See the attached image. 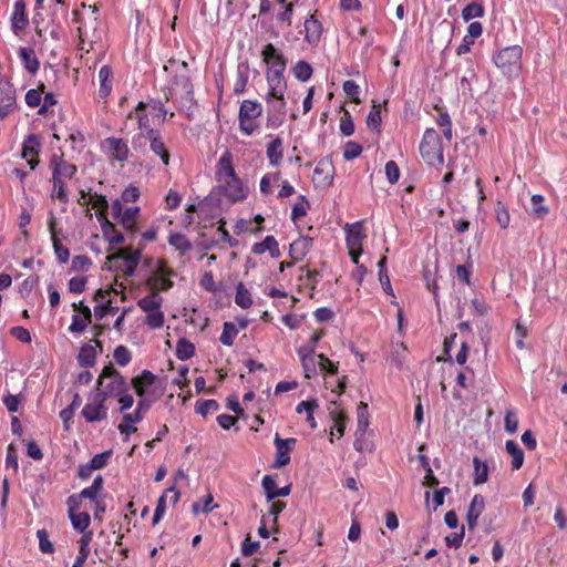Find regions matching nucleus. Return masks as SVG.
I'll return each mask as SVG.
<instances>
[{
  "mask_svg": "<svg viewBox=\"0 0 567 567\" xmlns=\"http://www.w3.org/2000/svg\"><path fill=\"white\" fill-rule=\"evenodd\" d=\"M267 103L269 105L268 112L286 114V101L285 97H272L267 94Z\"/></svg>",
  "mask_w": 567,
  "mask_h": 567,
  "instance_id": "nucleus-41",
  "label": "nucleus"
},
{
  "mask_svg": "<svg viewBox=\"0 0 567 567\" xmlns=\"http://www.w3.org/2000/svg\"><path fill=\"white\" fill-rule=\"evenodd\" d=\"M484 16V7L478 2H472L464 7L462 10V18L468 22L474 18H482Z\"/></svg>",
  "mask_w": 567,
  "mask_h": 567,
  "instance_id": "nucleus-33",
  "label": "nucleus"
},
{
  "mask_svg": "<svg viewBox=\"0 0 567 567\" xmlns=\"http://www.w3.org/2000/svg\"><path fill=\"white\" fill-rule=\"evenodd\" d=\"M363 238V235L361 233V226L359 223H357L352 229L349 230L347 241L349 246L359 245L361 239Z\"/></svg>",
  "mask_w": 567,
  "mask_h": 567,
  "instance_id": "nucleus-55",
  "label": "nucleus"
},
{
  "mask_svg": "<svg viewBox=\"0 0 567 567\" xmlns=\"http://www.w3.org/2000/svg\"><path fill=\"white\" fill-rule=\"evenodd\" d=\"M38 277H29L25 280H23L19 286V293L23 298L28 297L31 293L34 286L38 284Z\"/></svg>",
  "mask_w": 567,
  "mask_h": 567,
  "instance_id": "nucleus-53",
  "label": "nucleus"
},
{
  "mask_svg": "<svg viewBox=\"0 0 567 567\" xmlns=\"http://www.w3.org/2000/svg\"><path fill=\"white\" fill-rule=\"evenodd\" d=\"M235 302L243 309H248L252 305L251 295L243 282H238L236 286Z\"/></svg>",
  "mask_w": 567,
  "mask_h": 567,
  "instance_id": "nucleus-26",
  "label": "nucleus"
},
{
  "mask_svg": "<svg viewBox=\"0 0 567 567\" xmlns=\"http://www.w3.org/2000/svg\"><path fill=\"white\" fill-rule=\"evenodd\" d=\"M237 333L238 330L233 322H225L219 340L224 346L230 347L233 346Z\"/></svg>",
  "mask_w": 567,
  "mask_h": 567,
  "instance_id": "nucleus-34",
  "label": "nucleus"
},
{
  "mask_svg": "<svg viewBox=\"0 0 567 567\" xmlns=\"http://www.w3.org/2000/svg\"><path fill=\"white\" fill-rule=\"evenodd\" d=\"M53 181V193L52 197H56L61 203L66 204L69 202V196L65 190V183L63 179L58 177V179Z\"/></svg>",
  "mask_w": 567,
  "mask_h": 567,
  "instance_id": "nucleus-40",
  "label": "nucleus"
},
{
  "mask_svg": "<svg viewBox=\"0 0 567 567\" xmlns=\"http://www.w3.org/2000/svg\"><path fill=\"white\" fill-rule=\"evenodd\" d=\"M523 49L519 45L504 48L493 56L495 65L506 76L517 75L520 70Z\"/></svg>",
  "mask_w": 567,
  "mask_h": 567,
  "instance_id": "nucleus-2",
  "label": "nucleus"
},
{
  "mask_svg": "<svg viewBox=\"0 0 567 567\" xmlns=\"http://www.w3.org/2000/svg\"><path fill=\"white\" fill-rule=\"evenodd\" d=\"M112 76V69L109 65H103L99 71L100 79V90L99 95L101 97H106L111 92V84L109 83L110 78Z\"/></svg>",
  "mask_w": 567,
  "mask_h": 567,
  "instance_id": "nucleus-27",
  "label": "nucleus"
},
{
  "mask_svg": "<svg viewBox=\"0 0 567 567\" xmlns=\"http://www.w3.org/2000/svg\"><path fill=\"white\" fill-rule=\"evenodd\" d=\"M147 105L145 102H140L135 107V117L138 123V128L148 135V131L153 130L150 123V113L146 112Z\"/></svg>",
  "mask_w": 567,
  "mask_h": 567,
  "instance_id": "nucleus-24",
  "label": "nucleus"
},
{
  "mask_svg": "<svg viewBox=\"0 0 567 567\" xmlns=\"http://www.w3.org/2000/svg\"><path fill=\"white\" fill-rule=\"evenodd\" d=\"M140 197V189L135 186L126 187L122 193V200L125 203L136 202Z\"/></svg>",
  "mask_w": 567,
  "mask_h": 567,
  "instance_id": "nucleus-59",
  "label": "nucleus"
},
{
  "mask_svg": "<svg viewBox=\"0 0 567 567\" xmlns=\"http://www.w3.org/2000/svg\"><path fill=\"white\" fill-rule=\"evenodd\" d=\"M385 175H386V179L390 184L398 183V181L400 178V168L394 161H389L385 164Z\"/></svg>",
  "mask_w": 567,
  "mask_h": 567,
  "instance_id": "nucleus-49",
  "label": "nucleus"
},
{
  "mask_svg": "<svg viewBox=\"0 0 567 567\" xmlns=\"http://www.w3.org/2000/svg\"><path fill=\"white\" fill-rule=\"evenodd\" d=\"M530 214L537 218H544L548 214V208L544 205V197L535 194L530 198Z\"/></svg>",
  "mask_w": 567,
  "mask_h": 567,
  "instance_id": "nucleus-31",
  "label": "nucleus"
},
{
  "mask_svg": "<svg viewBox=\"0 0 567 567\" xmlns=\"http://www.w3.org/2000/svg\"><path fill=\"white\" fill-rule=\"evenodd\" d=\"M495 216L501 228L506 229L509 225L511 216L508 209L499 200L495 205Z\"/></svg>",
  "mask_w": 567,
  "mask_h": 567,
  "instance_id": "nucleus-38",
  "label": "nucleus"
},
{
  "mask_svg": "<svg viewBox=\"0 0 567 567\" xmlns=\"http://www.w3.org/2000/svg\"><path fill=\"white\" fill-rule=\"evenodd\" d=\"M456 276L457 279L466 285H470V277H471V265H458L456 267Z\"/></svg>",
  "mask_w": 567,
  "mask_h": 567,
  "instance_id": "nucleus-62",
  "label": "nucleus"
},
{
  "mask_svg": "<svg viewBox=\"0 0 567 567\" xmlns=\"http://www.w3.org/2000/svg\"><path fill=\"white\" fill-rule=\"evenodd\" d=\"M145 323L151 329H159L164 326L165 322V316L164 312L159 310H156L154 312L146 313Z\"/></svg>",
  "mask_w": 567,
  "mask_h": 567,
  "instance_id": "nucleus-39",
  "label": "nucleus"
},
{
  "mask_svg": "<svg viewBox=\"0 0 567 567\" xmlns=\"http://www.w3.org/2000/svg\"><path fill=\"white\" fill-rule=\"evenodd\" d=\"M96 218L101 224V228L105 239L111 245H121L124 243V235L118 231L113 223H111L103 213H96Z\"/></svg>",
  "mask_w": 567,
  "mask_h": 567,
  "instance_id": "nucleus-10",
  "label": "nucleus"
},
{
  "mask_svg": "<svg viewBox=\"0 0 567 567\" xmlns=\"http://www.w3.org/2000/svg\"><path fill=\"white\" fill-rule=\"evenodd\" d=\"M87 277H73L69 280V290L72 293H82L85 290Z\"/></svg>",
  "mask_w": 567,
  "mask_h": 567,
  "instance_id": "nucleus-50",
  "label": "nucleus"
},
{
  "mask_svg": "<svg viewBox=\"0 0 567 567\" xmlns=\"http://www.w3.org/2000/svg\"><path fill=\"white\" fill-rule=\"evenodd\" d=\"M267 250L270 252V256L272 258L280 257V250H279L278 241L271 235L266 236V238L262 241L256 243L251 247V251L255 255H262Z\"/></svg>",
  "mask_w": 567,
  "mask_h": 567,
  "instance_id": "nucleus-18",
  "label": "nucleus"
},
{
  "mask_svg": "<svg viewBox=\"0 0 567 567\" xmlns=\"http://www.w3.org/2000/svg\"><path fill=\"white\" fill-rule=\"evenodd\" d=\"M171 276H175V271L169 269L164 260H159L157 262V267L155 269V276L153 278L171 277Z\"/></svg>",
  "mask_w": 567,
  "mask_h": 567,
  "instance_id": "nucleus-63",
  "label": "nucleus"
},
{
  "mask_svg": "<svg viewBox=\"0 0 567 567\" xmlns=\"http://www.w3.org/2000/svg\"><path fill=\"white\" fill-rule=\"evenodd\" d=\"M343 91L348 96H350L353 100V102H355V103L360 102V100L358 99L360 87L354 81H352V80L346 81L343 83Z\"/></svg>",
  "mask_w": 567,
  "mask_h": 567,
  "instance_id": "nucleus-52",
  "label": "nucleus"
},
{
  "mask_svg": "<svg viewBox=\"0 0 567 567\" xmlns=\"http://www.w3.org/2000/svg\"><path fill=\"white\" fill-rule=\"evenodd\" d=\"M163 303V298L159 295L158 288H153L152 292L137 301V306L145 313L159 310Z\"/></svg>",
  "mask_w": 567,
  "mask_h": 567,
  "instance_id": "nucleus-17",
  "label": "nucleus"
},
{
  "mask_svg": "<svg viewBox=\"0 0 567 567\" xmlns=\"http://www.w3.org/2000/svg\"><path fill=\"white\" fill-rule=\"evenodd\" d=\"M99 386L96 390H101L100 386H103V390H127L121 374L112 367H105L99 378Z\"/></svg>",
  "mask_w": 567,
  "mask_h": 567,
  "instance_id": "nucleus-9",
  "label": "nucleus"
},
{
  "mask_svg": "<svg viewBox=\"0 0 567 567\" xmlns=\"http://www.w3.org/2000/svg\"><path fill=\"white\" fill-rule=\"evenodd\" d=\"M89 323H91V321H87L85 318L81 319L78 315H74L69 331L72 333H81L86 329Z\"/></svg>",
  "mask_w": 567,
  "mask_h": 567,
  "instance_id": "nucleus-51",
  "label": "nucleus"
},
{
  "mask_svg": "<svg viewBox=\"0 0 567 567\" xmlns=\"http://www.w3.org/2000/svg\"><path fill=\"white\" fill-rule=\"evenodd\" d=\"M312 66L303 60L298 61L292 68V74L301 82H307L312 75Z\"/></svg>",
  "mask_w": 567,
  "mask_h": 567,
  "instance_id": "nucleus-29",
  "label": "nucleus"
},
{
  "mask_svg": "<svg viewBox=\"0 0 567 567\" xmlns=\"http://www.w3.org/2000/svg\"><path fill=\"white\" fill-rule=\"evenodd\" d=\"M92 261L87 256L78 255L72 259L71 271H87L91 267Z\"/></svg>",
  "mask_w": 567,
  "mask_h": 567,
  "instance_id": "nucleus-43",
  "label": "nucleus"
},
{
  "mask_svg": "<svg viewBox=\"0 0 567 567\" xmlns=\"http://www.w3.org/2000/svg\"><path fill=\"white\" fill-rule=\"evenodd\" d=\"M420 153L423 159L432 166L442 165L444 162L443 147L435 130L427 128L420 143Z\"/></svg>",
  "mask_w": 567,
  "mask_h": 567,
  "instance_id": "nucleus-3",
  "label": "nucleus"
},
{
  "mask_svg": "<svg viewBox=\"0 0 567 567\" xmlns=\"http://www.w3.org/2000/svg\"><path fill=\"white\" fill-rule=\"evenodd\" d=\"M120 310L118 307L112 306V301L107 299L105 302H101L94 307V316L97 320L103 319L107 313L115 315Z\"/></svg>",
  "mask_w": 567,
  "mask_h": 567,
  "instance_id": "nucleus-37",
  "label": "nucleus"
},
{
  "mask_svg": "<svg viewBox=\"0 0 567 567\" xmlns=\"http://www.w3.org/2000/svg\"><path fill=\"white\" fill-rule=\"evenodd\" d=\"M381 122H382V118H381L380 106L373 104L372 110L368 114L367 124H368V126H370L374 130H379Z\"/></svg>",
  "mask_w": 567,
  "mask_h": 567,
  "instance_id": "nucleus-44",
  "label": "nucleus"
},
{
  "mask_svg": "<svg viewBox=\"0 0 567 567\" xmlns=\"http://www.w3.org/2000/svg\"><path fill=\"white\" fill-rule=\"evenodd\" d=\"M45 85L40 83L37 89H31L25 94V103L30 107L40 106L41 94L44 93Z\"/></svg>",
  "mask_w": 567,
  "mask_h": 567,
  "instance_id": "nucleus-36",
  "label": "nucleus"
},
{
  "mask_svg": "<svg viewBox=\"0 0 567 567\" xmlns=\"http://www.w3.org/2000/svg\"><path fill=\"white\" fill-rule=\"evenodd\" d=\"M104 142L107 145L113 159L125 162L128 158L130 150L127 144L122 138L107 137Z\"/></svg>",
  "mask_w": 567,
  "mask_h": 567,
  "instance_id": "nucleus-16",
  "label": "nucleus"
},
{
  "mask_svg": "<svg viewBox=\"0 0 567 567\" xmlns=\"http://www.w3.org/2000/svg\"><path fill=\"white\" fill-rule=\"evenodd\" d=\"M18 53L25 70L31 74H35L40 68V61L35 56L34 50L32 48L21 47Z\"/></svg>",
  "mask_w": 567,
  "mask_h": 567,
  "instance_id": "nucleus-20",
  "label": "nucleus"
},
{
  "mask_svg": "<svg viewBox=\"0 0 567 567\" xmlns=\"http://www.w3.org/2000/svg\"><path fill=\"white\" fill-rule=\"evenodd\" d=\"M168 244L181 252H187L192 249L189 239L181 233H173L168 237Z\"/></svg>",
  "mask_w": 567,
  "mask_h": 567,
  "instance_id": "nucleus-28",
  "label": "nucleus"
},
{
  "mask_svg": "<svg viewBox=\"0 0 567 567\" xmlns=\"http://www.w3.org/2000/svg\"><path fill=\"white\" fill-rule=\"evenodd\" d=\"M216 178L223 194L231 203L246 198L247 193L233 167L231 154L228 151L225 152L218 161Z\"/></svg>",
  "mask_w": 567,
  "mask_h": 567,
  "instance_id": "nucleus-1",
  "label": "nucleus"
},
{
  "mask_svg": "<svg viewBox=\"0 0 567 567\" xmlns=\"http://www.w3.org/2000/svg\"><path fill=\"white\" fill-rule=\"evenodd\" d=\"M148 143L152 152L159 156L163 164L167 166L169 164V152L159 132L156 130L148 131Z\"/></svg>",
  "mask_w": 567,
  "mask_h": 567,
  "instance_id": "nucleus-12",
  "label": "nucleus"
},
{
  "mask_svg": "<svg viewBox=\"0 0 567 567\" xmlns=\"http://www.w3.org/2000/svg\"><path fill=\"white\" fill-rule=\"evenodd\" d=\"M285 118H286V114L268 112L267 126L270 128H277L284 124Z\"/></svg>",
  "mask_w": 567,
  "mask_h": 567,
  "instance_id": "nucleus-57",
  "label": "nucleus"
},
{
  "mask_svg": "<svg viewBox=\"0 0 567 567\" xmlns=\"http://www.w3.org/2000/svg\"><path fill=\"white\" fill-rule=\"evenodd\" d=\"M340 132L343 136H351L354 133V124L348 111H344V115L341 117Z\"/></svg>",
  "mask_w": 567,
  "mask_h": 567,
  "instance_id": "nucleus-45",
  "label": "nucleus"
},
{
  "mask_svg": "<svg viewBox=\"0 0 567 567\" xmlns=\"http://www.w3.org/2000/svg\"><path fill=\"white\" fill-rule=\"evenodd\" d=\"M305 40L310 44H316L319 42L321 33H322V25L319 20H317L313 16H310L305 21Z\"/></svg>",
  "mask_w": 567,
  "mask_h": 567,
  "instance_id": "nucleus-19",
  "label": "nucleus"
},
{
  "mask_svg": "<svg viewBox=\"0 0 567 567\" xmlns=\"http://www.w3.org/2000/svg\"><path fill=\"white\" fill-rule=\"evenodd\" d=\"M147 104V109H151L150 114L153 117L161 118V122H164L166 115V109L164 107V104L161 101L156 100H151Z\"/></svg>",
  "mask_w": 567,
  "mask_h": 567,
  "instance_id": "nucleus-47",
  "label": "nucleus"
},
{
  "mask_svg": "<svg viewBox=\"0 0 567 567\" xmlns=\"http://www.w3.org/2000/svg\"><path fill=\"white\" fill-rule=\"evenodd\" d=\"M267 156L272 166H278L282 159V140L278 136L267 146Z\"/></svg>",
  "mask_w": 567,
  "mask_h": 567,
  "instance_id": "nucleus-23",
  "label": "nucleus"
},
{
  "mask_svg": "<svg viewBox=\"0 0 567 567\" xmlns=\"http://www.w3.org/2000/svg\"><path fill=\"white\" fill-rule=\"evenodd\" d=\"M310 208L309 200L305 195H300L298 197V202L293 205L291 210V219L297 220L303 217L307 214V210Z\"/></svg>",
  "mask_w": 567,
  "mask_h": 567,
  "instance_id": "nucleus-35",
  "label": "nucleus"
},
{
  "mask_svg": "<svg viewBox=\"0 0 567 567\" xmlns=\"http://www.w3.org/2000/svg\"><path fill=\"white\" fill-rule=\"evenodd\" d=\"M361 153H362V146L359 143L353 142V141H349L346 143L344 148H343V157L347 161H351V159L359 157L361 155Z\"/></svg>",
  "mask_w": 567,
  "mask_h": 567,
  "instance_id": "nucleus-42",
  "label": "nucleus"
},
{
  "mask_svg": "<svg viewBox=\"0 0 567 567\" xmlns=\"http://www.w3.org/2000/svg\"><path fill=\"white\" fill-rule=\"evenodd\" d=\"M138 207H128L123 212L122 217L120 218V223L127 230L135 229L136 217L138 215Z\"/></svg>",
  "mask_w": 567,
  "mask_h": 567,
  "instance_id": "nucleus-32",
  "label": "nucleus"
},
{
  "mask_svg": "<svg viewBox=\"0 0 567 567\" xmlns=\"http://www.w3.org/2000/svg\"><path fill=\"white\" fill-rule=\"evenodd\" d=\"M195 353V346L187 339L182 338L176 344V355L179 360H188Z\"/></svg>",
  "mask_w": 567,
  "mask_h": 567,
  "instance_id": "nucleus-30",
  "label": "nucleus"
},
{
  "mask_svg": "<svg viewBox=\"0 0 567 567\" xmlns=\"http://www.w3.org/2000/svg\"><path fill=\"white\" fill-rule=\"evenodd\" d=\"M133 390H145L147 386H162V381L151 371L144 370L140 375L132 379Z\"/></svg>",
  "mask_w": 567,
  "mask_h": 567,
  "instance_id": "nucleus-21",
  "label": "nucleus"
},
{
  "mask_svg": "<svg viewBox=\"0 0 567 567\" xmlns=\"http://www.w3.org/2000/svg\"><path fill=\"white\" fill-rule=\"evenodd\" d=\"M334 167L329 157L320 159L313 172V183L317 187H329L332 185Z\"/></svg>",
  "mask_w": 567,
  "mask_h": 567,
  "instance_id": "nucleus-6",
  "label": "nucleus"
},
{
  "mask_svg": "<svg viewBox=\"0 0 567 567\" xmlns=\"http://www.w3.org/2000/svg\"><path fill=\"white\" fill-rule=\"evenodd\" d=\"M312 238L308 236H300L293 240L289 247V256L293 261H300L311 249Z\"/></svg>",
  "mask_w": 567,
  "mask_h": 567,
  "instance_id": "nucleus-15",
  "label": "nucleus"
},
{
  "mask_svg": "<svg viewBox=\"0 0 567 567\" xmlns=\"http://www.w3.org/2000/svg\"><path fill=\"white\" fill-rule=\"evenodd\" d=\"M113 358L120 365H126L131 361L132 355L125 346H118L114 350Z\"/></svg>",
  "mask_w": 567,
  "mask_h": 567,
  "instance_id": "nucleus-46",
  "label": "nucleus"
},
{
  "mask_svg": "<svg viewBox=\"0 0 567 567\" xmlns=\"http://www.w3.org/2000/svg\"><path fill=\"white\" fill-rule=\"evenodd\" d=\"M334 313L329 308H319L315 311V318L319 322H328L333 318Z\"/></svg>",
  "mask_w": 567,
  "mask_h": 567,
  "instance_id": "nucleus-61",
  "label": "nucleus"
},
{
  "mask_svg": "<svg viewBox=\"0 0 567 567\" xmlns=\"http://www.w3.org/2000/svg\"><path fill=\"white\" fill-rule=\"evenodd\" d=\"M200 286L209 292L217 291V286L215 284L214 276L210 271H207L203 275L200 279Z\"/></svg>",
  "mask_w": 567,
  "mask_h": 567,
  "instance_id": "nucleus-58",
  "label": "nucleus"
},
{
  "mask_svg": "<svg viewBox=\"0 0 567 567\" xmlns=\"http://www.w3.org/2000/svg\"><path fill=\"white\" fill-rule=\"evenodd\" d=\"M182 202V197L177 192L169 190L166 196V209L174 210L176 209Z\"/></svg>",
  "mask_w": 567,
  "mask_h": 567,
  "instance_id": "nucleus-60",
  "label": "nucleus"
},
{
  "mask_svg": "<svg viewBox=\"0 0 567 567\" xmlns=\"http://www.w3.org/2000/svg\"><path fill=\"white\" fill-rule=\"evenodd\" d=\"M28 17L25 13V3L23 0H18L14 3L13 13L11 17V29L14 34H19L28 25Z\"/></svg>",
  "mask_w": 567,
  "mask_h": 567,
  "instance_id": "nucleus-14",
  "label": "nucleus"
},
{
  "mask_svg": "<svg viewBox=\"0 0 567 567\" xmlns=\"http://www.w3.org/2000/svg\"><path fill=\"white\" fill-rule=\"evenodd\" d=\"M247 70H248L247 65H239L238 66V80H237V82L235 84V87H234V92L236 94H240L245 90V86H246L247 81H248Z\"/></svg>",
  "mask_w": 567,
  "mask_h": 567,
  "instance_id": "nucleus-48",
  "label": "nucleus"
},
{
  "mask_svg": "<svg viewBox=\"0 0 567 567\" xmlns=\"http://www.w3.org/2000/svg\"><path fill=\"white\" fill-rule=\"evenodd\" d=\"M41 152V141L35 134H29L22 144V157H38Z\"/></svg>",
  "mask_w": 567,
  "mask_h": 567,
  "instance_id": "nucleus-22",
  "label": "nucleus"
},
{
  "mask_svg": "<svg viewBox=\"0 0 567 567\" xmlns=\"http://www.w3.org/2000/svg\"><path fill=\"white\" fill-rule=\"evenodd\" d=\"M96 351L91 344H83L78 354L79 364L83 368L93 367L95 363Z\"/></svg>",
  "mask_w": 567,
  "mask_h": 567,
  "instance_id": "nucleus-25",
  "label": "nucleus"
},
{
  "mask_svg": "<svg viewBox=\"0 0 567 567\" xmlns=\"http://www.w3.org/2000/svg\"><path fill=\"white\" fill-rule=\"evenodd\" d=\"M49 166L52 169V179H58V177L61 179H71L78 172V167L66 162L62 154H53L50 158Z\"/></svg>",
  "mask_w": 567,
  "mask_h": 567,
  "instance_id": "nucleus-7",
  "label": "nucleus"
},
{
  "mask_svg": "<svg viewBox=\"0 0 567 567\" xmlns=\"http://www.w3.org/2000/svg\"><path fill=\"white\" fill-rule=\"evenodd\" d=\"M285 71L276 70V71H267L266 78L269 85L270 96L272 97H281L284 96L287 90V82L284 76Z\"/></svg>",
  "mask_w": 567,
  "mask_h": 567,
  "instance_id": "nucleus-11",
  "label": "nucleus"
},
{
  "mask_svg": "<svg viewBox=\"0 0 567 567\" xmlns=\"http://www.w3.org/2000/svg\"><path fill=\"white\" fill-rule=\"evenodd\" d=\"M94 197H95V200L93 203V207L99 208L97 213H103L104 216H106V213L109 209V202L106 199V196L94 194Z\"/></svg>",
  "mask_w": 567,
  "mask_h": 567,
  "instance_id": "nucleus-64",
  "label": "nucleus"
},
{
  "mask_svg": "<svg viewBox=\"0 0 567 567\" xmlns=\"http://www.w3.org/2000/svg\"><path fill=\"white\" fill-rule=\"evenodd\" d=\"M48 225H49V230L51 233V239H52V245L54 248V254L60 264H66L70 258V250L61 244L60 239L56 236L55 217L52 214H51Z\"/></svg>",
  "mask_w": 567,
  "mask_h": 567,
  "instance_id": "nucleus-13",
  "label": "nucleus"
},
{
  "mask_svg": "<svg viewBox=\"0 0 567 567\" xmlns=\"http://www.w3.org/2000/svg\"><path fill=\"white\" fill-rule=\"evenodd\" d=\"M301 363L307 379L316 375L318 369L322 374H334L337 372V367L324 354H317L315 351L302 354Z\"/></svg>",
  "mask_w": 567,
  "mask_h": 567,
  "instance_id": "nucleus-4",
  "label": "nucleus"
},
{
  "mask_svg": "<svg viewBox=\"0 0 567 567\" xmlns=\"http://www.w3.org/2000/svg\"><path fill=\"white\" fill-rule=\"evenodd\" d=\"M10 333L12 337H14L17 340H19L21 342H24V343L31 342V334H30L29 330L23 327H20V326L13 327V328H11Z\"/></svg>",
  "mask_w": 567,
  "mask_h": 567,
  "instance_id": "nucleus-54",
  "label": "nucleus"
},
{
  "mask_svg": "<svg viewBox=\"0 0 567 567\" xmlns=\"http://www.w3.org/2000/svg\"><path fill=\"white\" fill-rule=\"evenodd\" d=\"M147 284L152 286V289L158 285L159 289L164 291L169 290L174 286L169 277L151 278Z\"/></svg>",
  "mask_w": 567,
  "mask_h": 567,
  "instance_id": "nucleus-56",
  "label": "nucleus"
},
{
  "mask_svg": "<svg viewBox=\"0 0 567 567\" xmlns=\"http://www.w3.org/2000/svg\"><path fill=\"white\" fill-rule=\"evenodd\" d=\"M262 61L269 65L268 71H285L287 66V59L272 43H268L261 51Z\"/></svg>",
  "mask_w": 567,
  "mask_h": 567,
  "instance_id": "nucleus-8",
  "label": "nucleus"
},
{
  "mask_svg": "<svg viewBox=\"0 0 567 567\" xmlns=\"http://www.w3.org/2000/svg\"><path fill=\"white\" fill-rule=\"evenodd\" d=\"M262 114V106L256 101L245 100L241 102L239 109V128L246 135H251L258 125L254 123V120Z\"/></svg>",
  "mask_w": 567,
  "mask_h": 567,
  "instance_id": "nucleus-5",
  "label": "nucleus"
}]
</instances>
